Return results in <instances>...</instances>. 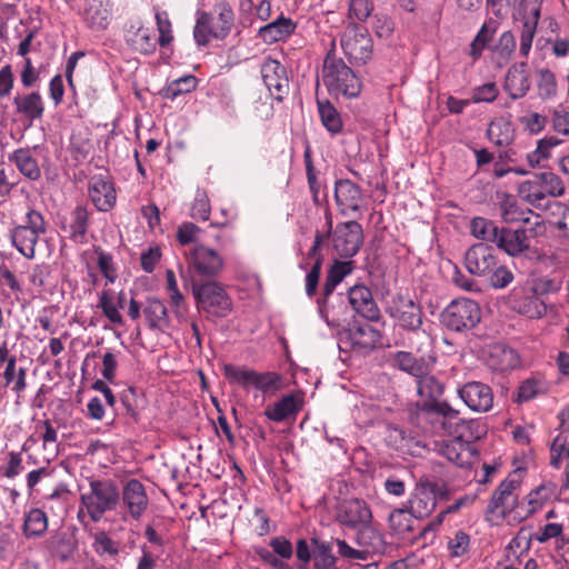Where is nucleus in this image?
Listing matches in <instances>:
<instances>
[{
  "label": "nucleus",
  "instance_id": "f257e3e1",
  "mask_svg": "<svg viewBox=\"0 0 569 569\" xmlns=\"http://www.w3.org/2000/svg\"><path fill=\"white\" fill-rule=\"evenodd\" d=\"M425 409L435 413L437 422L452 436V439L439 446V452L458 467L470 468L477 460V450L471 441L463 439L468 426L460 418L459 411L447 402H430Z\"/></svg>",
  "mask_w": 569,
  "mask_h": 569
},
{
  "label": "nucleus",
  "instance_id": "f03ea898",
  "mask_svg": "<svg viewBox=\"0 0 569 569\" xmlns=\"http://www.w3.org/2000/svg\"><path fill=\"white\" fill-rule=\"evenodd\" d=\"M120 502V490L111 479H91L89 490L80 495L78 519L88 516L93 522H99L103 515L117 509Z\"/></svg>",
  "mask_w": 569,
  "mask_h": 569
},
{
  "label": "nucleus",
  "instance_id": "7ed1b4c3",
  "mask_svg": "<svg viewBox=\"0 0 569 569\" xmlns=\"http://www.w3.org/2000/svg\"><path fill=\"white\" fill-rule=\"evenodd\" d=\"M321 79L328 92L336 97L356 98L362 89L360 78L333 52H328L325 58Z\"/></svg>",
  "mask_w": 569,
  "mask_h": 569
},
{
  "label": "nucleus",
  "instance_id": "20e7f679",
  "mask_svg": "<svg viewBox=\"0 0 569 569\" xmlns=\"http://www.w3.org/2000/svg\"><path fill=\"white\" fill-rule=\"evenodd\" d=\"M198 311L204 312L208 319L224 318L232 310V299L223 286L217 281L192 282Z\"/></svg>",
  "mask_w": 569,
  "mask_h": 569
},
{
  "label": "nucleus",
  "instance_id": "39448f33",
  "mask_svg": "<svg viewBox=\"0 0 569 569\" xmlns=\"http://www.w3.org/2000/svg\"><path fill=\"white\" fill-rule=\"evenodd\" d=\"M233 23V12L226 4H219L211 12L198 16L193 38L198 46H207L212 38H224Z\"/></svg>",
  "mask_w": 569,
  "mask_h": 569
},
{
  "label": "nucleus",
  "instance_id": "423d86ee",
  "mask_svg": "<svg viewBox=\"0 0 569 569\" xmlns=\"http://www.w3.org/2000/svg\"><path fill=\"white\" fill-rule=\"evenodd\" d=\"M565 193V184L552 171L533 174L518 186L519 197L532 207L540 208L547 197L558 198Z\"/></svg>",
  "mask_w": 569,
  "mask_h": 569
},
{
  "label": "nucleus",
  "instance_id": "0eeeda50",
  "mask_svg": "<svg viewBox=\"0 0 569 569\" xmlns=\"http://www.w3.org/2000/svg\"><path fill=\"white\" fill-rule=\"evenodd\" d=\"M385 311L402 330L418 331L423 325L422 307L409 295L396 293L392 296L388 300Z\"/></svg>",
  "mask_w": 569,
  "mask_h": 569
},
{
  "label": "nucleus",
  "instance_id": "6e6552de",
  "mask_svg": "<svg viewBox=\"0 0 569 569\" xmlns=\"http://www.w3.org/2000/svg\"><path fill=\"white\" fill-rule=\"evenodd\" d=\"M441 323L452 331L473 329L481 320L479 305L468 298L452 300L440 315Z\"/></svg>",
  "mask_w": 569,
  "mask_h": 569
},
{
  "label": "nucleus",
  "instance_id": "1a4fd4ad",
  "mask_svg": "<svg viewBox=\"0 0 569 569\" xmlns=\"http://www.w3.org/2000/svg\"><path fill=\"white\" fill-rule=\"evenodd\" d=\"M448 490L437 481L429 478H421L412 498L409 500L410 513L422 519L430 516L437 507L438 499H447Z\"/></svg>",
  "mask_w": 569,
  "mask_h": 569
},
{
  "label": "nucleus",
  "instance_id": "9d476101",
  "mask_svg": "<svg viewBox=\"0 0 569 569\" xmlns=\"http://www.w3.org/2000/svg\"><path fill=\"white\" fill-rule=\"evenodd\" d=\"M353 267L355 262L352 260H335L328 271L322 289V298L318 300V306L321 316L329 325H338L339 322V318H336L339 312H335V306L331 302V295L335 288L343 280V278L351 273Z\"/></svg>",
  "mask_w": 569,
  "mask_h": 569
},
{
  "label": "nucleus",
  "instance_id": "9b49d317",
  "mask_svg": "<svg viewBox=\"0 0 569 569\" xmlns=\"http://www.w3.org/2000/svg\"><path fill=\"white\" fill-rule=\"evenodd\" d=\"M519 486L520 481L516 478V475H509L493 491L486 513L488 516L498 515L501 519L506 518L518 505L516 490Z\"/></svg>",
  "mask_w": 569,
  "mask_h": 569
},
{
  "label": "nucleus",
  "instance_id": "f8f14e48",
  "mask_svg": "<svg viewBox=\"0 0 569 569\" xmlns=\"http://www.w3.org/2000/svg\"><path fill=\"white\" fill-rule=\"evenodd\" d=\"M333 248L342 258H351L358 253L363 243V230L359 222L339 223L333 231Z\"/></svg>",
  "mask_w": 569,
  "mask_h": 569
},
{
  "label": "nucleus",
  "instance_id": "ddd939ff",
  "mask_svg": "<svg viewBox=\"0 0 569 569\" xmlns=\"http://www.w3.org/2000/svg\"><path fill=\"white\" fill-rule=\"evenodd\" d=\"M340 43L343 53L353 63L365 64L372 57V39L367 32L349 28L343 32Z\"/></svg>",
  "mask_w": 569,
  "mask_h": 569
},
{
  "label": "nucleus",
  "instance_id": "4468645a",
  "mask_svg": "<svg viewBox=\"0 0 569 569\" xmlns=\"http://www.w3.org/2000/svg\"><path fill=\"white\" fill-rule=\"evenodd\" d=\"M541 228L540 223H537L536 228L531 230L501 228L496 246L511 257L520 256L530 248V236L536 237L545 232V230H538Z\"/></svg>",
  "mask_w": 569,
  "mask_h": 569
},
{
  "label": "nucleus",
  "instance_id": "2eb2a0df",
  "mask_svg": "<svg viewBox=\"0 0 569 569\" xmlns=\"http://www.w3.org/2000/svg\"><path fill=\"white\" fill-rule=\"evenodd\" d=\"M189 267L200 276L216 277L223 269L222 257L213 249L203 244L194 246L188 254Z\"/></svg>",
  "mask_w": 569,
  "mask_h": 569
},
{
  "label": "nucleus",
  "instance_id": "dca6fc26",
  "mask_svg": "<svg viewBox=\"0 0 569 569\" xmlns=\"http://www.w3.org/2000/svg\"><path fill=\"white\" fill-rule=\"evenodd\" d=\"M510 305L515 311L531 319H539L547 312L546 302L528 284L517 286L511 290Z\"/></svg>",
  "mask_w": 569,
  "mask_h": 569
},
{
  "label": "nucleus",
  "instance_id": "f3484780",
  "mask_svg": "<svg viewBox=\"0 0 569 569\" xmlns=\"http://www.w3.org/2000/svg\"><path fill=\"white\" fill-rule=\"evenodd\" d=\"M458 395L466 406L475 412H487L493 406L492 389L480 381L465 383Z\"/></svg>",
  "mask_w": 569,
  "mask_h": 569
},
{
  "label": "nucleus",
  "instance_id": "a211bd4d",
  "mask_svg": "<svg viewBox=\"0 0 569 569\" xmlns=\"http://www.w3.org/2000/svg\"><path fill=\"white\" fill-rule=\"evenodd\" d=\"M261 76L270 94L281 101L289 91V79L283 66L277 60L266 59L261 66Z\"/></svg>",
  "mask_w": 569,
  "mask_h": 569
},
{
  "label": "nucleus",
  "instance_id": "6ab92c4d",
  "mask_svg": "<svg viewBox=\"0 0 569 569\" xmlns=\"http://www.w3.org/2000/svg\"><path fill=\"white\" fill-rule=\"evenodd\" d=\"M465 266L467 270L475 276H485L491 272L497 266L493 249L483 242L473 244L466 252Z\"/></svg>",
  "mask_w": 569,
  "mask_h": 569
},
{
  "label": "nucleus",
  "instance_id": "aec40b11",
  "mask_svg": "<svg viewBox=\"0 0 569 569\" xmlns=\"http://www.w3.org/2000/svg\"><path fill=\"white\" fill-rule=\"evenodd\" d=\"M371 510L367 502L361 499L343 501L337 512V521L352 529L365 523H371Z\"/></svg>",
  "mask_w": 569,
  "mask_h": 569
},
{
  "label": "nucleus",
  "instance_id": "412c9836",
  "mask_svg": "<svg viewBox=\"0 0 569 569\" xmlns=\"http://www.w3.org/2000/svg\"><path fill=\"white\" fill-rule=\"evenodd\" d=\"M120 499L134 520H138L149 506L146 488L137 479H131L123 486Z\"/></svg>",
  "mask_w": 569,
  "mask_h": 569
},
{
  "label": "nucleus",
  "instance_id": "4be33fe9",
  "mask_svg": "<svg viewBox=\"0 0 569 569\" xmlns=\"http://www.w3.org/2000/svg\"><path fill=\"white\" fill-rule=\"evenodd\" d=\"M88 192L99 211H109L116 203L117 194L113 184L102 174H96L90 178Z\"/></svg>",
  "mask_w": 569,
  "mask_h": 569
},
{
  "label": "nucleus",
  "instance_id": "5701e85b",
  "mask_svg": "<svg viewBox=\"0 0 569 569\" xmlns=\"http://www.w3.org/2000/svg\"><path fill=\"white\" fill-rule=\"evenodd\" d=\"M393 366L399 370L407 372L408 375L418 379L425 373H429L432 371L436 357L432 355L416 357L411 352L407 351H397L392 356Z\"/></svg>",
  "mask_w": 569,
  "mask_h": 569
},
{
  "label": "nucleus",
  "instance_id": "b1692460",
  "mask_svg": "<svg viewBox=\"0 0 569 569\" xmlns=\"http://www.w3.org/2000/svg\"><path fill=\"white\" fill-rule=\"evenodd\" d=\"M349 303L352 309L361 317L377 321L380 318V310L372 297L369 288L362 284H356L348 291Z\"/></svg>",
  "mask_w": 569,
  "mask_h": 569
},
{
  "label": "nucleus",
  "instance_id": "393cba45",
  "mask_svg": "<svg viewBox=\"0 0 569 569\" xmlns=\"http://www.w3.org/2000/svg\"><path fill=\"white\" fill-rule=\"evenodd\" d=\"M335 199L340 212L347 216L349 212L359 211L363 196L355 182L343 179L336 182Z\"/></svg>",
  "mask_w": 569,
  "mask_h": 569
},
{
  "label": "nucleus",
  "instance_id": "a878e982",
  "mask_svg": "<svg viewBox=\"0 0 569 569\" xmlns=\"http://www.w3.org/2000/svg\"><path fill=\"white\" fill-rule=\"evenodd\" d=\"M530 74L526 62L510 67L505 77L503 88L513 100L520 99L530 90Z\"/></svg>",
  "mask_w": 569,
  "mask_h": 569
},
{
  "label": "nucleus",
  "instance_id": "bb28decb",
  "mask_svg": "<svg viewBox=\"0 0 569 569\" xmlns=\"http://www.w3.org/2000/svg\"><path fill=\"white\" fill-rule=\"evenodd\" d=\"M83 18L92 30H104L111 21V8L108 0H86Z\"/></svg>",
  "mask_w": 569,
  "mask_h": 569
},
{
  "label": "nucleus",
  "instance_id": "cd10ccee",
  "mask_svg": "<svg viewBox=\"0 0 569 569\" xmlns=\"http://www.w3.org/2000/svg\"><path fill=\"white\" fill-rule=\"evenodd\" d=\"M303 406V399L299 395H286L279 401L266 408V417L274 422L296 417Z\"/></svg>",
  "mask_w": 569,
  "mask_h": 569
},
{
  "label": "nucleus",
  "instance_id": "c85d7f7f",
  "mask_svg": "<svg viewBox=\"0 0 569 569\" xmlns=\"http://www.w3.org/2000/svg\"><path fill=\"white\" fill-rule=\"evenodd\" d=\"M535 6L530 12L523 17L521 32H520V46L519 53L522 57H528L532 41L537 31V26L541 14V3L543 0H533Z\"/></svg>",
  "mask_w": 569,
  "mask_h": 569
},
{
  "label": "nucleus",
  "instance_id": "c756f323",
  "mask_svg": "<svg viewBox=\"0 0 569 569\" xmlns=\"http://www.w3.org/2000/svg\"><path fill=\"white\" fill-rule=\"evenodd\" d=\"M49 527V518L41 508H31L24 513L22 535L28 540L42 538Z\"/></svg>",
  "mask_w": 569,
  "mask_h": 569
},
{
  "label": "nucleus",
  "instance_id": "7c9ffc66",
  "mask_svg": "<svg viewBox=\"0 0 569 569\" xmlns=\"http://www.w3.org/2000/svg\"><path fill=\"white\" fill-rule=\"evenodd\" d=\"M9 161L14 163L19 172L30 181H38L41 178V168L38 159L29 148H20L9 154Z\"/></svg>",
  "mask_w": 569,
  "mask_h": 569
},
{
  "label": "nucleus",
  "instance_id": "2f4dec72",
  "mask_svg": "<svg viewBox=\"0 0 569 569\" xmlns=\"http://www.w3.org/2000/svg\"><path fill=\"white\" fill-rule=\"evenodd\" d=\"M17 112L22 114L30 122L42 118L44 103L39 92L33 91L23 96L13 98Z\"/></svg>",
  "mask_w": 569,
  "mask_h": 569
},
{
  "label": "nucleus",
  "instance_id": "473e14b6",
  "mask_svg": "<svg viewBox=\"0 0 569 569\" xmlns=\"http://www.w3.org/2000/svg\"><path fill=\"white\" fill-rule=\"evenodd\" d=\"M40 234L34 230H29L22 226H17L10 231L12 246L27 259L31 260L36 256V246Z\"/></svg>",
  "mask_w": 569,
  "mask_h": 569
},
{
  "label": "nucleus",
  "instance_id": "72a5a7b5",
  "mask_svg": "<svg viewBox=\"0 0 569 569\" xmlns=\"http://www.w3.org/2000/svg\"><path fill=\"white\" fill-rule=\"evenodd\" d=\"M488 362L495 370L508 371L519 366V357L512 348L497 345L490 349Z\"/></svg>",
  "mask_w": 569,
  "mask_h": 569
},
{
  "label": "nucleus",
  "instance_id": "f704fd0d",
  "mask_svg": "<svg viewBox=\"0 0 569 569\" xmlns=\"http://www.w3.org/2000/svg\"><path fill=\"white\" fill-rule=\"evenodd\" d=\"M296 29V23L283 16L259 29L260 37L266 42H277L290 36Z\"/></svg>",
  "mask_w": 569,
  "mask_h": 569
},
{
  "label": "nucleus",
  "instance_id": "c9c22d12",
  "mask_svg": "<svg viewBox=\"0 0 569 569\" xmlns=\"http://www.w3.org/2000/svg\"><path fill=\"white\" fill-rule=\"evenodd\" d=\"M417 391L418 395L427 400L423 402L421 409L423 412L435 416V413H430L425 409V406L430 402H439L437 399L443 392V385L435 377L429 373H425L417 379Z\"/></svg>",
  "mask_w": 569,
  "mask_h": 569
},
{
  "label": "nucleus",
  "instance_id": "e433bc0d",
  "mask_svg": "<svg viewBox=\"0 0 569 569\" xmlns=\"http://www.w3.org/2000/svg\"><path fill=\"white\" fill-rule=\"evenodd\" d=\"M143 315L150 329L164 331L169 328V317L163 302L157 298H149L146 301Z\"/></svg>",
  "mask_w": 569,
  "mask_h": 569
},
{
  "label": "nucleus",
  "instance_id": "4c0bfd02",
  "mask_svg": "<svg viewBox=\"0 0 569 569\" xmlns=\"http://www.w3.org/2000/svg\"><path fill=\"white\" fill-rule=\"evenodd\" d=\"M487 137L496 146H508L513 140L515 129L509 120L498 118L489 123Z\"/></svg>",
  "mask_w": 569,
  "mask_h": 569
},
{
  "label": "nucleus",
  "instance_id": "58836bf2",
  "mask_svg": "<svg viewBox=\"0 0 569 569\" xmlns=\"http://www.w3.org/2000/svg\"><path fill=\"white\" fill-rule=\"evenodd\" d=\"M4 386H11V390L18 396L27 388V369L23 367L17 368V359L14 356L10 357V361L2 372Z\"/></svg>",
  "mask_w": 569,
  "mask_h": 569
},
{
  "label": "nucleus",
  "instance_id": "ea45409f",
  "mask_svg": "<svg viewBox=\"0 0 569 569\" xmlns=\"http://www.w3.org/2000/svg\"><path fill=\"white\" fill-rule=\"evenodd\" d=\"M350 341L353 347L361 351L373 349L379 342V332L371 326L356 327L350 330Z\"/></svg>",
  "mask_w": 569,
  "mask_h": 569
},
{
  "label": "nucleus",
  "instance_id": "a19ab883",
  "mask_svg": "<svg viewBox=\"0 0 569 569\" xmlns=\"http://www.w3.org/2000/svg\"><path fill=\"white\" fill-rule=\"evenodd\" d=\"M63 230L69 234V238L79 241L87 233L88 229V211L82 206H77L71 214L69 226H63Z\"/></svg>",
  "mask_w": 569,
  "mask_h": 569
},
{
  "label": "nucleus",
  "instance_id": "79ce46f5",
  "mask_svg": "<svg viewBox=\"0 0 569 569\" xmlns=\"http://www.w3.org/2000/svg\"><path fill=\"white\" fill-rule=\"evenodd\" d=\"M501 228L495 224L491 220L482 217H476L471 220L470 231L471 234L486 242L495 243L499 237Z\"/></svg>",
  "mask_w": 569,
  "mask_h": 569
},
{
  "label": "nucleus",
  "instance_id": "37998d69",
  "mask_svg": "<svg viewBox=\"0 0 569 569\" xmlns=\"http://www.w3.org/2000/svg\"><path fill=\"white\" fill-rule=\"evenodd\" d=\"M410 510L396 509L389 515V526L399 538L406 539L413 531V520Z\"/></svg>",
  "mask_w": 569,
  "mask_h": 569
},
{
  "label": "nucleus",
  "instance_id": "c03bdc74",
  "mask_svg": "<svg viewBox=\"0 0 569 569\" xmlns=\"http://www.w3.org/2000/svg\"><path fill=\"white\" fill-rule=\"evenodd\" d=\"M317 104L321 122L326 129L331 133H339L342 129V121L338 110L328 100H317Z\"/></svg>",
  "mask_w": 569,
  "mask_h": 569
},
{
  "label": "nucleus",
  "instance_id": "a18cd8bd",
  "mask_svg": "<svg viewBox=\"0 0 569 569\" xmlns=\"http://www.w3.org/2000/svg\"><path fill=\"white\" fill-rule=\"evenodd\" d=\"M561 141L555 137L543 138L538 141L536 150L527 154V160L532 168L543 167V161L551 157V149Z\"/></svg>",
  "mask_w": 569,
  "mask_h": 569
},
{
  "label": "nucleus",
  "instance_id": "49530a36",
  "mask_svg": "<svg viewBox=\"0 0 569 569\" xmlns=\"http://www.w3.org/2000/svg\"><path fill=\"white\" fill-rule=\"evenodd\" d=\"M46 547L62 561H66L73 551V546L64 532H54L46 541Z\"/></svg>",
  "mask_w": 569,
  "mask_h": 569
},
{
  "label": "nucleus",
  "instance_id": "de8ad7c7",
  "mask_svg": "<svg viewBox=\"0 0 569 569\" xmlns=\"http://www.w3.org/2000/svg\"><path fill=\"white\" fill-rule=\"evenodd\" d=\"M537 90L538 96L543 100L551 99L557 94L558 83L551 70L542 68L537 71Z\"/></svg>",
  "mask_w": 569,
  "mask_h": 569
},
{
  "label": "nucleus",
  "instance_id": "09e8293b",
  "mask_svg": "<svg viewBox=\"0 0 569 569\" xmlns=\"http://www.w3.org/2000/svg\"><path fill=\"white\" fill-rule=\"evenodd\" d=\"M528 286L533 293L542 299L545 296L558 292L561 289L562 281L557 277H539L528 281Z\"/></svg>",
  "mask_w": 569,
  "mask_h": 569
},
{
  "label": "nucleus",
  "instance_id": "8fccbe9b",
  "mask_svg": "<svg viewBox=\"0 0 569 569\" xmlns=\"http://www.w3.org/2000/svg\"><path fill=\"white\" fill-rule=\"evenodd\" d=\"M253 387L264 395H274L282 388V378L276 372H257Z\"/></svg>",
  "mask_w": 569,
  "mask_h": 569
},
{
  "label": "nucleus",
  "instance_id": "3c124183",
  "mask_svg": "<svg viewBox=\"0 0 569 569\" xmlns=\"http://www.w3.org/2000/svg\"><path fill=\"white\" fill-rule=\"evenodd\" d=\"M98 307L102 310L104 317L112 323H123L122 316L118 310V306L113 301L112 292L110 290L104 289L100 292Z\"/></svg>",
  "mask_w": 569,
  "mask_h": 569
},
{
  "label": "nucleus",
  "instance_id": "603ef678",
  "mask_svg": "<svg viewBox=\"0 0 569 569\" xmlns=\"http://www.w3.org/2000/svg\"><path fill=\"white\" fill-rule=\"evenodd\" d=\"M223 372L231 382L240 383L242 387L253 386L257 371L233 365H226Z\"/></svg>",
  "mask_w": 569,
  "mask_h": 569
},
{
  "label": "nucleus",
  "instance_id": "864d4df0",
  "mask_svg": "<svg viewBox=\"0 0 569 569\" xmlns=\"http://www.w3.org/2000/svg\"><path fill=\"white\" fill-rule=\"evenodd\" d=\"M500 213L505 222L511 223L516 221H528L523 217V211L517 204L513 197L505 194L503 200L500 202Z\"/></svg>",
  "mask_w": 569,
  "mask_h": 569
},
{
  "label": "nucleus",
  "instance_id": "5fc2aeb1",
  "mask_svg": "<svg viewBox=\"0 0 569 569\" xmlns=\"http://www.w3.org/2000/svg\"><path fill=\"white\" fill-rule=\"evenodd\" d=\"M197 87V78L193 76H186L173 80L168 87L164 89V96L169 99H174L176 97L191 92Z\"/></svg>",
  "mask_w": 569,
  "mask_h": 569
},
{
  "label": "nucleus",
  "instance_id": "6e6d98bb",
  "mask_svg": "<svg viewBox=\"0 0 569 569\" xmlns=\"http://www.w3.org/2000/svg\"><path fill=\"white\" fill-rule=\"evenodd\" d=\"M356 541L361 547H368L376 550L381 543V536L373 529L371 523L359 526Z\"/></svg>",
  "mask_w": 569,
  "mask_h": 569
},
{
  "label": "nucleus",
  "instance_id": "4d7b16f0",
  "mask_svg": "<svg viewBox=\"0 0 569 569\" xmlns=\"http://www.w3.org/2000/svg\"><path fill=\"white\" fill-rule=\"evenodd\" d=\"M545 392H546V387H545L543 382L536 380V379H527L519 387L517 400L519 402L530 401L538 395H541Z\"/></svg>",
  "mask_w": 569,
  "mask_h": 569
},
{
  "label": "nucleus",
  "instance_id": "13d9d810",
  "mask_svg": "<svg viewBox=\"0 0 569 569\" xmlns=\"http://www.w3.org/2000/svg\"><path fill=\"white\" fill-rule=\"evenodd\" d=\"M516 50V39L511 31H505L495 46V53H497L502 60L507 61Z\"/></svg>",
  "mask_w": 569,
  "mask_h": 569
},
{
  "label": "nucleus",
  "instance_id": "bf43d9fd",
  "mask_svg": "<svg viewBox=\"0 0 569 569\" xmlns=\"http://www.w3.org/2000/svg\"><path fill=\"white\" fill-rule=\"evenodd\" d=\"M93 548L98 555L117 556L119 553L118 545L104 531L94 535Z\"/></svg>",
  "mask_w": 569,
  "mask_h": 569
},
{
  "label": "nucleus",
  "instance_id": "052dcab7",
  "mask_svg": "<svg viewBox=\"0 0 569 569\" xmlns=\"http://www.w3.org/2000/svg\"><path fill=\"white\" fill-rule=\"evenodd\" d=\"M156 20L159 31V43L161 47H166L173 40L171 21L166 11H158L156 13Z\"/></svg>",
  "mask_w": 569,
  "mask_h": 569
},
{
  "label": "nucleus",
  "instance_id": "680f3d73",
  "mask_svg": "<svg viewBox=\"0 0 569 569\" xmlns=\"http://www.w3.org/2000/svg\"><path fill=\"white\" fill-rule=\"evenodd\" d=\"M373 11L372 0H349V16L359 21L367 20Z\"/></svg>",
  "mask_w": 569,
  "mask_h": 569
},
{
  "label": "nucleus",
  "instance_id": "e2e57ef3",
  "mask_svg": "<svg viewBox=\"0 0 569 569\" xmlns=\"http://www.w3.org/2000/svg\"><path fill=\"white\" fill-rule=\"evenodd\" d=\"M495 31L496 29H489L487 24L481 27L470 46V54L473 58H478L481 54L487 43L491 40Z\"/></svg>",
  "mask_w": 569,
  "mask_h": 569
},
{
  "label": "nucleus",
  "instance_id": "0e129e2a",
  "mask_svg": "<svg viewBox=\"0 0 569 569\" xmlns=\"http://www.w3.org/2000/svg\"><path fill=\"white\" fill-rule=\"evenodd\" d=\"M469 545L470 537L462 530L457 531L455 537L448 541V549L450 550V556H463L468 551Z\"/></svg>",
  "mask_w": 569,
  "mask_h": 569
},
{
  "label": "nucleus",
  "instance_id": "69168bd1",
  "mask_svg": "<svg viewBox=\"0 0 569 569\" xmlns=\"http://www.w3.org/2000/svg\"><path fill=\"white\" fill-rule=\"evenodd\" d=\"M490 284L495 289H502L513 281V273L505 266L495 267L491 270Z\"/></svg>",
  "mask_w": 569,
  "mask_h": 569
},
{
  "label": "nucleus",
  "instance_id": "338daca9",
  "mask_svg": "<svg viewBox=\"0 0 569 569\" xmlns=\"http://www.w3.org/2000/svg\"><path fill=\"white\" fill-rule=\"evenodd\" d=\"M200 231V228L194 223L184 222L177 230V240L182 246L196 242L199 238Z\"/></svg>",
  "mask_w": 569,
  "mask_h": 569
},
{
  "label": "nucleus",
  "instance_id": "774afa93",
  "mask_svg": "<svg viewBox=\"0 0 569 569\" xmlns=\"http://www.w3.org/2000/svg\"><path fill=\"white\" fill-rule=\"evenodd\" d=\"M551 128L557 133L569 136V111L555 109L551 113Z\"/></svg>",
  "mask_w": 569,
  "mask_h": 569
}]
</instances>
